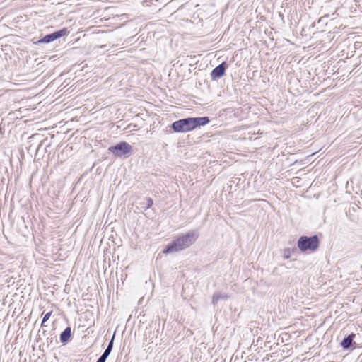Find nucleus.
<instances>
[{
    "instance_id": "nucleus-1",
    "label": "nucleus",
    "mask_w": 362,
    "mask_h": 362,
    "mask_svg": "<svg viewBox=\"0 0 362 362\" xmlns=\"http://www.w3.org/2000/svg\"><path fill=\"white\" fill-rule=\"evenodd\" d=\"M198 236L199 233L196 230H190L185 234H182L168 245L163 250V253L177 252L187 249L195 243Z\"/></svg>"
},
{
    "instance_id": "nucleus-2",
    "label": "nucleus",
    "mask_w": 362,
    "mask_h": 362,
    "mask_svg": "<svg viewBox=\"0 0 362 362\" xmlns=\"http://www.w3.org/2000/svg\"><path fill=\"white\" fill-rule=\"evenodd\" d=\"M209 122L208 117H189L181 119L173 123L172 128L176 132H187L199 126H204Z\"/></svg>"
},
{
    "instance_id": "nucleus-3",
    "label": "nucleus",
    "mask_w": 362,
    "mask_h": 362,
    "mask_svg": "<svg viewBox=\"0 0 362 362\" xmlns=\"http://www.w3.org/2000/svg\"><path fill=\"white\" fill-rule=\"evenodd\" d=\"M298 247L302 252H314L319 247V239L317 235L301 236L298 240Z\"/></svg>"
},
{
    "instance_id": "nucleus-4",
    "label": "nucleus",
    "mask_w": 362,
    "mask_h": 362,
    "mask_svg": "<svg viewBox=\"0 0 362 362\" xmlns=\"http://www.w3.org/2000/svg\"><path fill=\"white\" fill-rule=\"evenodd\" d=\"M132 146L125 141L120 142L117 145L110 146L109 151L114 155L122 157L128 154L132 151Z\"/></svg>"
},
{
    "instance_id": "nucleus-5",
    "label": "nucleus",
    "mask_w": 362,
    "mask_h": 362,
    "mask_svg": "<svg viewBox=\"0 0 362 362\" xmlns=\"http://www.w3.org/2000/svg\"><path fill=\"white\" fill-rule=\"evenodd\" d=\"M68 33V30L66 28H63L60 30L45 35L44 37L38 40V43H49L63 36L66 35Z\"/></svg>"
},
{
    "instance_id": "nucleus-6",
    "label": "nucleus",
    "mask_w": 362,
    "mask_h": 362,
    "mask_svg": "<svg viewBox=\"0 0 362 362\" xmlns=\"http://www.w3.org/2000/svg\"><path fill=\"white\" fill-rule=\"evenodd\" d=\"M226 66L225 63L223 62L214 68L211 73V78L212 80H216L221 76H223L225 74Z\"/></svg>"
},
{
    "instance_id": "nucleus-7",
    "label": "nucleus",
    "mask_w": 362,
    "mask_h": 362,
    "mask_svg": "<svg viewBox=\"0 0 362 362\" xmlns=\"http://www.w3.org/2000/svg\"><path fill=\"white\" fill-rule=\"evenodd\" d=\"M230 297L229 294L216 292L213 295L211 303L214 305H216L220 300H227Z\"/></svg>"
},
{
    "instance_id": "nucleus-8",
    "label": "nucleus",
    "mask_w": 362,
    "mask_h": 362,
    "mask_svg": "<svg viewBox=\"0 0 362 362\" xmlns=\"http://www.w3.org/2000/svg\"><path fill=\"white\" fill-rule=\"evenodd\" d=\"M113 342L114 341H110L107 347L106 348L102 356L98 358L100 361L105 362L106 359L107 358V357L109 356L112 351L113 347Z\"/></svg>"
},
{
    "instance_id": "nucleus-9",
    "label": "nucleus",
    "mask_w": 362,
    "mask_h": 362,
    "mask_svg": "<svg viewBox=\"0 0 362 362\" xmlns=\"http://www.w3.org/2000/svg\"><path fill=\"white\" fill-rule=\"evenodd\" d=\"M71 336V329L70 327H66L60 334V339H69Z\"/></svg>"
},
{
    "instance_id": "nucleus-10",
    "label": "nucleus",
    "mask_w": 362,
    "mask_h": 362,
    "mask_svg": "<svg viewBox=\"0 0 362 362\" xmlns=\"http://www.w3.org/2000/svg\"><path fill=\"white\" fill-rule=\"evenodd\" d=\"M295 251V249L285 248L283 251V257L284 259H288L291 257L292 253Z\"/></svg>"
},
{
    "instance_id": "nucleus-11",
    "label": "nucleus",
    "mask_w": 362,
    "mask_h": 362,
    "mask_svg": "<svg viewBox=\"0 0 362 362\" xmlns=\"http://www.w3.org/2000/svg\"><path fill=\"white\" fill-rule=\"evenodd\" d=\"M52 313V311H50V312H48L44 316H43V318H42V324H41V327L42 329H43V328L45 327V323L49 319Z\"/></svg>"
},
{
    "instance_id": "nucleus-12",
    "label": "nucleus",
    "mask_w": 362,
    "mask_h": 362,
    "mask_svg": "<svg viewBox=\"0 0 362 362\" xmlns=\"http://www.w3.org/2000/svg\"><path fill=\"white\" fill-rule=\"evenodd\" d=\"M354 341H341V346L344 349H347L353 346Z\"/></svg>"
},
{
    "instance_id": "nucleus-13",
    "label": "nucleus",
    "mask_w": 362,
    "mask_h": 362,
    "mask_svg": "<svg viewBox=\"0 0 362 362\" xmlns=\"http://www.w3.org/2000/svg\"><path fill=\"white\" fill-rule=\"evenodd\" d=\"M153 204V202L151 198H147L146 199V209H148L150 208Z\"/></svg>"
},
{
    "instance_id": "nucleus-14",
    "label": "nucleus",
    "mask_w": 362,
    "mask_h": 362,
    "mask_svg": "<svg viewBox=\"0 0 362 362\" xmlns=\"http://www.w3.org/2000/svg\"><path fill=\"white\" fill-rule=\"evenodd\" d=\"M354 337V334H351L349 335L348 337H344V339H346V340L352 339Z\"/></svg>"
},
{
    "instance_id": "nucleus-15",
    "label": "nucleus",
    "mask_w": 362,
    "mask_h": 362,
    "mask_svg": "<svg viewBox=\"0 0 362 362\" xmlns=\"http://www.w3.org/2000/svg\"><path fill=\"white\" fill-rule=\"evenodd\" d=\"M115 333H114L113 336H112V338H111V340H113V339H114V338H115Z\"/></svg>"
}]
</instances>
